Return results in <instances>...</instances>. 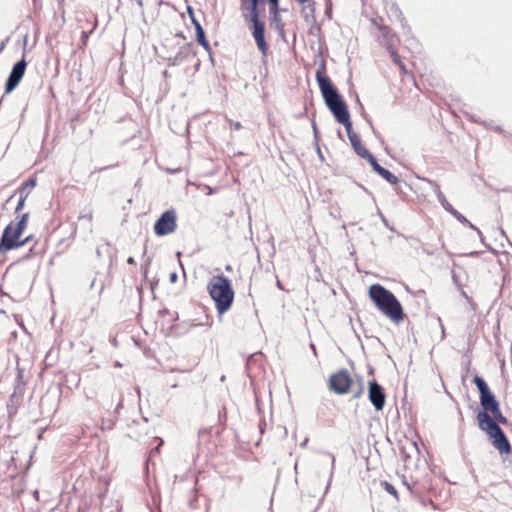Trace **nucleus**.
Here are the masks:
<instances>
[{
	"label": "nucleus",
	"mask_w": 512,
	"mask_h": 512,
	"mask_svg": "<svg viewBox=\"0 0 512 512\" xmlns=\"http://www.w3.org/2000/svg\"><path fill=\"white\" fill-rule=\"evenodd\" d=\"M381 220H382L383 224H384L386 227H388V228H389L388 222H387V220H386V218H385L384 216H382V219H381Z\"/></svg>",
	"instance_id": "nucleus-38"
},
{
	"label": "nucleus",
	"mask_w": 512,
	"mask_h": 512,
	"mask_svg": "<svg viewBox=\"0 0 512 512\" xmlns=\"http://www.w3.org/2000/svg\"><path fill=\"white\" fill-rule=\"evenodd\" d=\"M26 198H27V194H24L23 192H21L17 206L15 208V213H19L23 209Z\"/></svg>",
	"instance_id": "nucleus-25"
},
{
	"label": "nucleus",
	"mask_w": 512,
	"mask_h": 512,
	"mask_svg": "<svg viewBox=\"0 0 512 512\" xmlns=\"http://www.w3.org/2000/svg\"><path fill=\"white\" fill-rule=\"evenodd\" d=\"M26 67L27 62L25 56H23L22 59L16 62L12 67L5 84V93H11L19 85L25 74Z\"/></svg>",
	"instance_id": "nucleus-7"
},
{
	"label": "nucleus",
	"mask_w": 512,
	"mask_h": 512,
	"mask_svg": "<svg viewBox=\"0 0 512 512\" xmlns=\"http://www.w3.org/2000/svg\"><path fill=\"white\" fill-rule=\"evenodd\" d=\"M269 15H279V0H268Z\"/></svg>",
	"instance_id": "nucleus-23"
},
{
	"label": "nucleus",
	"mask_w": 512,
	"mask_h": 512,
	"mask_svg": "<svg viewBox=\"0 0 512 512\" xmlns=\"http://www.w3.org/2000/svg\"><path fill=\"white\" fill-rule=\"evenodd\" d=\"M463 295L466 297V299H467V300H468V302L470 303L471 308H472L473 310H475V309H476V304L472 301V299H471V298H469V297L466 295V293H465V292H463Z\"/></svg>",
	"instance_id": "nucleus-31"
},
{
	"label": "nucleus",
	"mask_w": 512,
	"mask_h": 512,
	"mask_svg": "<svg viewBox=\"0 0 512 512\" xmlns=\"http://www.w3.org/2000/svg\"><path fill=\"white\" fill-rule=\"evenodd\" d=\"M451 215H453L459 222H461L462 224L464 225H467L468 227H470L471 229H474L477 231V234L482 238V233L481 231L476 228L465 216H463L459 211H457L456 209H454L452 212H451Z\"/></svg>",
	"instance_id": "nucleus-18"
},
{
	"label": "nucleus",
	"mask_w": 512,
	"mask_h": 512,
	"mask_svg": "<svg viewBox=\"0 0 512 512\" xmlns=\"http://www.w3.org/2000/svg\"><path fill=\"white\" fill-rule=\"evenodd\" d=\"M207 290L215 302L219 314H223L231 308L234 300V291L227 277L223 275L214 276L209 281Z\"/></svg>",
	"instance_id": "nucleus-3"
},
{
	"label": "nucleus",
	"mask_w": 512,
	"mask_h": 512,
	"mask_svg": "<svg viewBox=\"0 0 512 512\" xmlns=\"http://www.w3.org/2000/svg\"><path fill=\"white\" fill-rule=\"evenodd\" d=\"M395 12L397 13L398 17H401V11L398 8L395 9Z\"/></svg>",
	"instance_id": "nucleus-42"
},
{
	"label": "nucleus",
	"mask_w": 512,
	"mask_h": 512,
	"mask_svg": "<svg viewBox=\"0 0 512 512\" xmlns=\"http://www.w3.org/2000/svg\"><path fill=\"white\" fill-rule=\"evenodd\" d=\"M113 425H114V422L112 420H107V421L103 420L102 421V429L110 430V429H112Z\"/></svg>",
	"instance_id": "nucleus-28"
},
{
	"label": "nucleus",
	"mask_w": 512,
	"mask_h": 512,
	"mask_svg": "<svg viewBox=\"0 0 512 512\" xmlns=\"http://www.w3.org/2000/svg\"><path fill=\"white\" fill-rule=\"evenodd\" d=\"M369 297L385 316L398 323L404 319L403 308L395 295L380 284L369 288Z\"/></svg>",
	"instance_id": "nucleus-2"
},
{
	"label": "nucleus",
	"mask_w": 512,
	"mask_h": 512,
	"mask_svg": "<svg viewBox=\"0 0 512 512\" xmlns=\"http://www.w3.org/2000/svg\"><path fill=\"white\" fill-rule=\"evenodd\" d=\"M177 228V213L175 209L166 210L154 224V233L157 236H166L175 232Z\"/></svg>",
	"instance_id": "nucleus-6"
},
{
	"label": "nucleus",
	"mask_w": 512,
	"mask_h": 512,
	"mask_svg": "<svg viewBox=\"0 0 512 512\" xmlns=\"http://www.w3.org/2000/svg\"><path fill=\"white\" fill-rule=\"evenodd\" d=\"M477 420L479 428L486 432L491 439L492 445L501 453L508 454L511 445L500 426L485 412H478Z\"/></svg>",
	"instance_id": "nucleus-5"
},
{
	"label": "nucleus",
	"mask_w": 512,
	"mask_h": 512,
	"mask_svg": "<svg viewBox=\"0 0 512 512\" xmlns=\"http://www.w3.org/2000/svg\"><path fill=\"white\" fill-rule=\"evenodd\" d=\"M139 6H142V0H136Z\"/></svg>",
	"instance_id": "nucleus-44"
},
{
	"label": "nucleus",
	"mask_w": 512,
	"mask_h": 512,
	"mask_svg": "<svg viewBox=\"0 0 512 512\" xmlns=\"http://www.w3.org/2000/svg\"><path fill=\"white\" fill-rule=\"evenodd\" d=\"M8 41V39H6L5 41H2L0 43V53L4 50L5 46H6V42Z\"/></svg>",
	"instance_id": "nucleus-35"
},
{
	"label": "nucleus",
	"mask_w": 512,
	"mask_h": 512,
	"mask_svg": "<svg viewBox=\"0 0 512 512\" xmlns=\"http://www.w3.org/2000/svg\"><path fill=\"white\" fill-rule=\"evenodd\" d=\"M479 398H480V404L483 409L481 412H485V413L489 414V413H492L500 408L499 402L496 400L494 394L491 391L480 396Z\"/></svg>",
	"instance_id": "nucleus-12"
},
{
	"label": "nucleus",
	"mask_w": 512,
	"mask_h": 512,
	"mask_svg": "<svg viewBox=\"0 0 512 512\" xmlns=\"http://www.w3.org/2000/svg\"><path fill=\"white\" fill-rule=\"evenodd\" d=\"M383 486H384V489L389 493L391 494L392 496H394L396 499H398V492L396 490V488L390 484L389 482L387 481H384L383 482Z\"/></svg>",
	"instance_id": "nucleus-24"
},
{
	"label": "nucleus",
	"mask_w": 512,
	"mask_h": 512,
	"mask_svg": "<svg viewBox=\"0 0 512 512\" xmlns=\"http://www.w3.org/2000/svg\"><path fill=\"white\" fill-rule=\"evenodd\" d=\"M35 185H36V180L35 179H29L26 182V186L34 187Z\"/></svg>",
	"instance_id": "nucleus-33"
},
{
	"label": "nucleus",
	"mask_w": 512,
	"mask_h": 512,
	"mask_svg": "<svg viewBox=\"0 0 512 512\" xmlns=\"http://www.w3.org/2000/svg\"><path fill=\"white\" fill-rule=\"evenodd\" d=\"M307 4L302 8L301 14L304 18V20L309 23L311 21L315 20V2L309 1L306 2Z\"/></svg>",
	"instance_id": "nucleus-16"
},
{
	"label": "nucleus",
	"mask_w": 512,
	"mask_h": 512,
	"mask_svg": "<svg viewBox=\"0 0 512 512\" xmlns=\"http://www.w3.org/2000/svg\"><path fill=\"white\" fill-rule=\"evenodd\" d=\"M488 127L494 129L497 132H502V129L499 126H493L492 124H489Z\"/></svg>",
	"instance_id": "nucleus-34"
},
{
	"label": "nucleus",
	"mask_w": 512,
	"mask_h": 512,
	"mask_svg": "<svg viewBox=\"0 0 512 512\" xmlns=\"http://www.w3.org/2000/svg\"><path fill=\"white\" fill-rule=\"evenodd\" d=\"M229 125H230V128L235 129V130H239L242 128V125L240 122H235L232 120H229Z\"/></svg>",
	"instance_id": "nucleus-29"
},
{
	"label": "nucleus",
	"mask_w": 512,
	"mask_h": 512,
	"mask_svg": "<svg viewBox=\"0 0 512 512\" xmlns=\"http://www.w3.org/2000/svg\"><path fill=\"white\" fill-rule=\"evenodd\" d=\"M162 444H163V440H162V439H160L159 445H158L155 449H153V450L151 451V453L158 452V451H159V448H160V446H161Z\"/></svg>",
	"instance_id": "nucleus-37"
},
{
	"label": "nucleus",
	"mask_w": 512,
	"mask_h": 512,
	"mask_svg": "<svg viewBox=\"0 0 512 512\" xmlns=\"http://www.w3.org/2000/svg\"><path fill=\"white\" fill-rule=\"evenodd\" d=\"M260 1L261 0H247L245 4L241 2V8L247 11V14H245L244 16L249 22L260 20L258 10V5Z\"/></svg>",
	"instance_id": "nucleus-13"
},
{
	"label": "nucleus",
	"mask_w": 512,
	"mask_h": 512,
	"mask_svg": "<svg viewBox=\"0 0 512 512\" xmlns=\"http://www.w3.org/2000/svg\"><path fill=\"white\" fill-rule=\"evenodd\" d=\"M473 382L478 388L480 396L491 391L482 377L476 375L473 379Z\"/></svg>",
	"instance_id": "nucleus-20"
},
{
	"label": "nucleus",
	"mask_w": 512,
	"mask_h": 512,
	"mask_svg": "<svg viewBox=\"0 0 512 512\" xmlns=\"http://www.w3.org/2000/svg\"><path fill=\"white\" fill-rule=\"evenodd\" d=\"M435 194L437 197V200L441 204V206L451 214V212L455 209L446 199L445 195L441 192L439 187L435 189Z\"/></svg>",
	"instance_id": "nucleus-17"
},
{
	"label": "nucleus",
	"mask_w": 512,
	"mask_h": 512,
	"mask_svg": "<svg viewBox=\"0 0 512 512\" xmlns=\"http://www.w3.org/2000/svg\"><path fill=\"white\" fill-rule=\"evenodd\" d=\"M250 23L252 35L255 39L256 45L261 53L265 56L268 50V45L265 40V24L260 20L252 21Z\"/></svg>",
	"instance_id": "nucleus-10"
},
{
	"label": "nucleus",
	"mask_w": 512,
	"mask_h": 512,
	"mask_svg": "<svg viewBox=\"0 0 512 512\" xmlns=\"http://www.w3.org/2000/svg\"><path fill=\"white\" fill-rule=\"evenodd\" d=\"M322 460L321 462L322 463H326V464H329L330 468H329V476H328V482H327V485L325 487V493L327 492V490L329 489V486L331 484V481H332V477H333V472H334V467H335V458L334 456L329 453V452H323L322 454Z\"/></svg>",
	"instance_id": "nucleus-15"
},
{
	"label": "nucleus",
	"mask_w": 512,
	"mask_h": 512,
	"mask_svg": "<svg viewBox=\"0 0 512 512\" xmlns=\"http://www.w3.org/2000/svg\"><path fill=\"white\" fill-rule=\"evenodd\" d=\"M276 285L279 289H283L282 284L279 280H277Z\"/></svg>",
	"instance_id": "nucleus-39"
},
{
	"label": "nucleus",
	"mask_w": 512,
	"mask_h": 512,
	"mask_svg": "<svg viewBox=\"0 0 512 512\" xmlns=\"http://www.w3.org/2000/svg\"><path fill=\"white\" fill-rule=\"evenodd\" d=\"M367 160L372 166L373 170L377 172L381 177H383L387 182L390 184H397L399 182V179L393 173L379 165L373 155H371Z\"/></svg>",
	"instance_id": "nucleus-11"
},
{
	"label": "nucleus",
	"mask_w": 512,
	"mask_h": 512,
	"mask_svg": "<svg viewBox=\"0 0 512 512\" xmlns=\"http://www.w3.org/2000/svg\"><path fill=\"white\" fill-rule=\"evenodd\" d=\"M28 217L29 214L24 213L16 224L11 222L6 226L0 239V254H5L12 249L25 246L34 241L33 236H28L22 241L19 240L27 226Z\"/></svg>",
	"instance_id": "nucleus-4"
},
{
	"label": "nucleus",
	"mask_w": 512,
	"mask_h": 512,
	"mask_svg": "<svg viewBox=\"0 0 512 512\" xmlns=\"http://www.w3.org/2000/svg\"><path fill=\"white\" fill-rule=\"evenodd\" d=\"M270 26L275 30L283 31L284 24L280 15L270 16Z\"/></svg>",
	"instance_id": "nucleus-21"
},
{
	"label": "nucleus",
	"mask_w": 512,
	"mask_h": 512,
	"mask_svg": "<svg viewBox=\"0 0 512 512\" xmlns=\"http://www.w3.org/2000/svg\"><path fill=\"white\" fill-rule=\"evenodd\" d=\"M127 263L130 264V265H135L136 264L135 259L133 257H129L127 259Z\"/></svg>",
	"instance_id": "nucleus-36"
},
{
	"label": "nucleus",
	"mask_w": 512,
	"mask_h": 512,
	"mask_svg": "<svg viewBox=\"0 0 512 512\" xmlns=\"http://www.w3.org/2000/svg\"><path fill=\"white\" fill-rule=\"evenodd\" d=\"M188 11L190 13L191 20H192V23L194 24L195 30L197 31L198 25H201V24L194 18L192 9L190 7H188Z\"/></svg>",
	"instance_id": "nucleus-30"
},
{
	"label": "nucleus",
	"mask_w": 512,
	"mask_h": 512,
	"mask_svg": "<svg viewBox=\"0 0 512 512\" xmlns=\"http://www.w3.org/2000/svg\"><path fill=\"white\" fill-rule=\"evenodd\" d=\"M92 218H93L92 211H89L88 213L81 214L78 219L79 220H86L89 224H91Z\"/></svg>",
	"instance_id": "nucleus-26"
},
{
	"label": "nucleus",
	"mask_w": 512,
	"mask_h": 512,
	"mask_svg": "<svg viewBox=\"0 0 512 512\" xmlns=\"http://www.w3.org/2000/svg\"><path fill=\"white\" fill-rule=\"evenodd\" d=\"M196 37L198 43L206 50L210 51V45L209 42L206 39L205 32L201 25H198L197 31H196Z\"/></svg>",
	"instance_id": "nucleus-19"
},
{
	"label": "nucleus",
	"mask_w": 512,
	"mask_h": 512,
	"mask_svg": "<svg viewBox=\"0 0 512 512\" xmlns=\"http://www.w3.org/2000/svg\"><path fill=\"white\" fill-rule=\"evenodd\" d=\"M368 396L371 404L377 411H381L384 408L386 395L383 388L375 380L369 382Z\"/></svg>",
	"instance_id": "nucleus-9"
},
{
	"label": "nucleus",
	"mask_w": 512,
	"mask_h": 512,
	"mask_svg": "<svg viewBox=\"0 0 512 512\" xmlns=\"http://www.w3.org/2000/svg\"><path fill=\"white\" fill-rule=\"evenodd\" d=\"M296 2H298L299 4H305L306 2H308V0H295Z\"/></svg>",
	"instance_id": "nucleus-41"
},
{
	"label": "nucleus",
	"mask_w": 512,
	"mask_h": 512,
	"mask_svg": "<svg viewBox=\"0 0 512 512\" xmlns=\"http://www.w3.org/2000/svg\"><path fill=\"white\" fill-rule=\"evenodd\" d=\"M316 80L327 107L335 117L336 121L345 127L348 138L350 139V135H357L352 130V123L347 105L338 93L337 89L331 83L328 76L325 75L323 68L317 70Z\"/></svg>",
	"instance_id": "nucleus-1"
},
{
	"label": "nucleus",
	"mask_w": 512,
	"mask_h": 512,
	"mask_svg": "<svg viewBox=\"0 0 512 512\" xmlns=\"http://www.w3.org/2000/svg\"><path fill=\"white\" fill-rule=\"evenodd\" d=\"M490 417L499 425V424H507V418L502 414L500 408L491 413Z\"/></svg>",
	"instance_id": "nucleus-22"
},
{
	"label": "nucleus",
	"mask_w": 512,
	"mask_h": 512,
	"mask_svg": "<svg viewBox=\"0 0 512 512\" xmlns=\"http://www.w3.org/2000/svg\"><path fill=\"white\" fill-rule=\"evenodd\" d=\"M33 249H29V254H27L25 257H28L32 253Z\"/></svg>",
	"instance_id": "nucleus-45"
},
{
	"label": "nucleus",
	"mask_w": 512,
	"mask_h": 512,
	"mask_svg": "<svg viewBox=\"0 0 512 512\" xmlns=\"http://www.w3.org/2000/svg\"><path fill=\"white\" fill-rule=\"evenodd\" d=\"M241 2L245 4L247 2V0H241Z\"/></svg>",
	"instance_id": "nucleus-46"
},
{
	"label": "nucleus",
	"mask_w": 512,
	"mask_h": 512,
	"mask_svg": "<svg viewBox=\"0 0 512 512\" xmlns=\"http://www.w3.org/2000/svg\"><path fill=\"white\" fill-rule=\"evenodd\" d=\"M391 56L393 58V61L397 64H399L400 68L404 71L405 70V67L404 65L401 63L400 59H399V56L396 54V52L392 51L391 52Z\"/></svg>",
	"instance_id": "nucleus-27"
},
{
	"label": "nucleus",
	"mask_w": 512,
	"mask_h": 512,
	"mask_svg": "<svg viewBox=\"0 0 512 512\" xmlns=\"http://www.w3.org/2000/svg\"><path fill=\"white\" fill-rule=\"evenodd\" d=\"M311 350H313L314 354H316V348L313 343L310 344Z\"/></svg>",
	"instance_id": "nucleus-40"
},
{
	"label": "nucleus",
	"mask_w": 512,
	"mask_h": 512,
	"mask_svg": "<svg viewBox=\"0 0 512 512\" xmlns=\"http://www.w3.org/2000/svg\"><path fill=\"white\" fill-rule=\"evenodd\" d=\"M378 215H379V217H380L381 219H382V216H384L380 210H378Z\"/></svg>",
	"instance_id": "nucleus-43"
},
{
	"label": "nucleus",
	"mask_w": 512,
	"mask_h": 512,
	"mask_svg": "<svg viewBox=\"0 0 512 512\" xmlns=\"http://www.w3.org/2000/svg\"><path fill=\"white\" fill-rule=\"evenodd\" d=\"M170 282L174 283L177 280V274L175 272L171 273L169 276Z\"/></svg>",
	"instance_id": "nucleus-32"
},
{
	"label": "nucleus",
	"mask_w": 512,
	"mask_h": 512,
	"mask_svg": "<svg viewBox=\"0 0 512 512\" xmlns=\"http://www.w3.org/2000/svg\"><path fill=\"white\" fill-rule=\"evenodd\" d=\"M350 143L356 154L361 158L368 159L372 155L364 146H362L358 135H350Z\"/></svg>",
	"instance_id": "nucleus-14"
},
{
	"label": "nucleus",
	"mask_w": 512,
	"mask_h": 512,
	"mask_svg": "<svg viewBox=\"0 0 512 512\" xmlns=\"http://www.w3.org/2000/svg\"><path fill=\"white\" fill-rule=\"evenodd\" d=\"M352 380L346 370L333 374L329 379L330 389L337 394H346L349 391Z\"/></svg>",
	"instance_id": "nucleus-8"
}]
</instances>
